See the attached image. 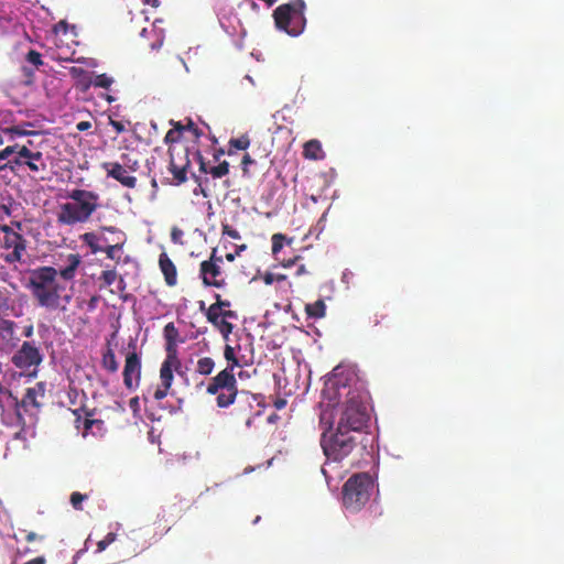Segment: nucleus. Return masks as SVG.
<instances>
[{
	"mask_svg": "<svg viewBox=\"0 0 564 564\" xmlns=\"http://www.w3.org/2000/svg\"><path fill=\"white\" fill-rule=\"evenodd\" d=\"M367 393L352 387L335 372L325 383L321 402V423L360 431L369 420Z\"/></svg>",
	"mask_w": 564,
	"mask_h": 564,
	"instance_id": "f257e3e1",
	"label": "nucleus"
},
{
	"mask_svg": "<svg viewBox=\"0 0 564 564\" xmlns=\"http://www.w3.org/2000/svg\"><path fill=\"white\" fill-rule=\"evenodd\" d=\"M80 262L78 254L70 253L66 257L64 265L58 269L42 267L32 272L29 285L41 306L50 310L65 307L70 301V295L63 294L65 285L58 279L65 282L73 280Z\"/></svg>",
	"mask_w": 564,
	"mask_h": 564,
	"instance_id": "f03ea898",
	"label": "nucleus"
},
{
	"mask_svg": "<svg viewBox=\"0 0 564 564\" xmlns=\"http://www.w3.org/2000/svg\"><path fill=\"white\" fill-rule=\"evenodd\" d=\"M69 200L59 205L58 223L73 226L85 223L98 207V196L93 192L74 189L68 194Z\"/></svg>",
	"mask_w": 564,
	"mask_h": 564,
	"instance_id": "7ed1b4c3",
	"label": "nucleus"
},
{
	"mask_svg": "<svg viewBox=\"0 0 564 564\" xmlns=\"http://www.w3.org/2000/svg\"><path fill=\"white\" fill-rule=\"evenodd\" d=\"M377 485L366 473L351 476L343 489V503L349 512L360 511L377 492Z\"/></svg>",
	"mask_w": 564,
	"mask_h": 564,
	"instance_id": "20e7f679",
	"label": "nucleus"
},
{
	"mask_svg": "<svg viewBox=\"0 0 564 564\" xmlns=\"http://www.w3.org/2000/svg\"><path fill=\"white\" fill-rule=\"evenodd\" d=\"M335 431L328 426V431L324 432L322 446L324 453L329 460L339 462L350 454L355 446V441L351 435L352 430L340 429L335 424Z\"/></svg>",
	"mask_w": 564,
	"mask_h": 564,
	"instance_id": "39448f33",
	"label": "nucleus"
},
{
	"mask_svg": "<svg viewBox=\"0 0 564 564\" xmlns=\"http://www.w3.org/2000/svg\"><path fill=\"white\" fill-rule=\"evenodd\" d=\"M304 8L305 3L303 0L276 8L274 11L276 26L292 36L301 34L306 23Z\"/></svg>",
	"mask_w": 564,
	"mask_h": 564,
	"instance_id": "423d86ee",
	"label": "nucleus"
},
{
	"mask_svg": "<svg viewBox=\"0 0 564 564\" xmlns=\"http://www.w3.org/2000/svg\"><path fill=\"white\" fill-rule=\"evenodd\" d=\"M43 360L40 349L30 341H24L13 354L11 361L20 370L21 375L35 377L37 368Z\"/></svg>",
	"mask_w": 564,
	"mask_h": 564,
	"instance_id": "0eeeda50",
	"label": "nucleus"
},
{
	"mask_svg": "<svg viewBox=\"0 0 564 564\" xmlns=\"http://www.w3.org/2000/svg\"><path fill=\"white\" fill-rule=\"evenodd\" d=\"M110 230H117L116 228H102L98 232H87L84 234L82 239L84 243H86L93 253L104 251L111 242L112 236Z\"/></svg>",
	"mask_w": 564,
	"mask_h": 564,
	"instance_id": "6e6552de",
	"label": "nucleus"
},
{
	"mask_svg": "<svg viewBox=\"0 0 564 564\" xmlns=\"http://www.w3.org/2000/svg\"><path fill=\"white\" fill-rule=\"evenodd\" d=\"M102 167L105 169L108 176L120 182L123 186L129 188H133L135 186L137 178L130 175L122 164L117 162H108L104 163Z\"/></svg>",
	"mask_w": 564,
	"mask_h": 564,
	"instance_id": "1a4fd4ad",
	"label": "nucleus"
},
{
	"mask_svg": "<svg viewBox=\"0 0 564 564\" xmlns=\"http://www.w3.org/2000/svg\"><path fill=\"white\" fill-rule=\"evenodd\" d=\"M141 362L137 354H129L126 359L123 378L126 386L131 389L140 379Z\"/></svg>",
	"mask_w": 564,
	"mask_h": 564,
	"instance_id": "9d476101",
	"label": "nucleus"
},
{
	"mask_svg": "<svg viewBox=\"0 0 564 564\" xmlns=\"http://www.w3.org/2000/svg\"><path fill=\"white\" fill-rule=\"evenodd\" d=\"M206 316L208 322L216 326L227 340L232 332V324L226 321L223 311L220 310V305H210Z\"/></svg>",
	"mask_w": 564,
	"mask_h": 564,
	"instance_id": "9b49d317",
	"label": "nucleus"
},
{
	"mask_svg": "<svg viewBox=\"0 0 564 564\" xmlns=\"http://www.w3.org/2000/svg\"><path fill=\"white\" fill-rule=\"evenodd\" d=\"M177 336H178V333L173 323H169L167 325H165L164 337L166 339L167 357L163 364H169V365H173V366L178 365V360L176 357Z\"/></svg>",
	"mask_w": 564,
	"mask_h": 564,
	"instance_id": "f8f14e48",
	"label": "nucleus"
},
{
	"mask_svg": "<svg viewBox=\"0 0 564 564\" xmlns=\"http://www.w3.org/2000/svg\"><path fill=\"white\" fill-rule=\"evenodd\" d=\"M217 262H221V259H215V257H212L209 261H203L200 264V274L204 283L207 285H220V282L217 279L220 274V268Z\"/></svg>",
	"mask_w": 564,
	"mask_h": 564,
	"instance_id": "ddd939ff",
	"label": "nucleus"
},
{
	"mask_svg": "<svg viewBox=\"0 0 564 564\" xmlns=\"http://www.w3.org/2000/svg\"><path fill=\"white\" fill-rule=\"evenodd\" d=\"M177 366L163 364L160 370L161 384L156 387L154 391L155 400H162L167 395V391L171 388L173 381V369Z\"/></svg>",
	"mask_w": 564,
	"mask_h": 564,
	"instance_id": "4468645a",
	"label": "nucleus"
},
{
	"mask_svg": "<svg viewBox=\"0 0 564 564\" xmlns=\"http://www.w3.org/2000/svg\"><path fill=\"white\" fill-rule=\"evenodd\" d=\"M112 242L104 250L111 260H119L122 254L123 234L119 230H110Z\"/></svg>",
	"mask_w": 564,
	"mask_h": 564,
	"instance_id": "2eb2a0df",
	"label": "nucleus"
},
{
	"mask_svg": "<svg viewBox=\"0 0 564 564\" xmlns=\"http://www.w3.org/2000/svg\"><path fill=\"white\" fill-rule=\"evenodd\" d=\"M2 231L6 234L3 247L8 250L12 249H25V240L22 238L21 235L13 231L8 226L2 227Z\"/></svg>",
	"mask_w": 564,
	"mask_h": 564,
	"instance_id": "dca6fc26",
	"label": "nucleus"
},
{
	"mask_svg": "<svg viewBox=\"0 0 564 564\" xmlns=\"http://www.w3.org/2000/svg\"><path fill=\"white\" fill-rule=\"evenodd\" d=\"M160 267L169 285L176 283V269L172 261L165 256L160 257Z\"/></svg>",
	"mask_w": 564,
	"mask_h": 564,
	"instance_id": "f3484780",
	"label": "nucleus"
},
{
	"mask_svg": "<svg viewBox=\"0 0 564 564\" xmlns=\"http://www.w3.org/2000/svg\"><path fill=\"white\" fill-rule=\"evenodd\" d=\"M214 381L217 383V386L221 390H236L235 389L236 380H235V377H234V375L231 372V369L226 368L223 371H220L216 376Z\"/></svg>",
	"mask_w": 564,
	"mask_h": 564,
	"instance_id": "a211bd4d",
	"label": "nucleus"
},
{
	"mask_svg": "<svg viewBox=\"0 0 564 564\" xmlns=\"http://www.w3.org/2000/svg\"><path fill=\"white\" fill-rule=\"evenodd\" d=\"M0 338L6 344L13 345L17 340L15 337V325L13 322L8 319H1L0 321Z\"/></svg>",
	"mask_w": 564,
	"mask_h": 564,
	"instance_id": "6ab92c4d",
	"label": "nucleus"
},
{
	"mask_svg": "<svg viewBox=\"0 0 564 564\" xmlns=\"http://www.w3.org/2000/svg\"><path fill=\"white\" fill-rule=\"evenodd\" d=\"M304 156L310 160H321L324 158L322 144L318 140H310L304 144Z\"/></svg>",
	"mask_w": 564,
	"mask_h": 564,
	"instance_id": "aec40b11",
	"label": "nucleus"
},
{
	"mask_svg": "<svg viewBox=\"0 0 564 564\" xmlns=\"http://www.w3.org/2000/svg\"><path fill=\"white\" fill-rule=\"evenodd\" d=\"M17 159L14 162L17 164H22L26 160H42V153L41 152H32L26 147H20L18 145V149L15 150Z\"/></svg>",
	"mask_w": 564,
	"mask_h": 564,
	"instance_id": "412c9836",
	"label": "nucleus"
},
{
	"mask_svg": "<svg viewBox=\"0 0 564 564\" xmlns=\"http://www.w3.org/2000/svg\"><path fill=\"white\" fill-rule=\"evenodd\" d=\"M305 310L310 317L322 318L325 316L326 305L324 301L318 300L315 303L307 304Z\"/></svg>",
	"mask_w": 564,
	"mask_h": 564,
	"instance_id": "4be33fe9",
	"label": "nucleus"
},
{
	"mask_svg": "<svg viewBox=\"0 0 564 564\" xmlns=\"http://www.w3.org/2000/svg\"><path fill=\"white\" fill-rule=\"evenodd\" d=\"M236 398V390H221L217 397V404L220 408H226L234 403Z\"/></svg>",
	"mask_w": 564,
	"mask_h": 564,
	"instance_id": "5701e85b",
	"label": "nucleus"
},
{
	"mask_svg": "<svg viewBox=\"0 0 564 564\" xmlns=\"http://www.w3.org/2000/svg\"><path fill=\"white\" fill-rule=\"evenodd\" d=\"M40 394L43 397L44 394V387L42 383L37 384V388L28 389L25 394V401L29 403H32L33 405H37L36 395Z\"/></svg>",
	"mask_w": 564,
	"mask_h": 564,
	"instance_id": "b1692460",
	"label": "nucleus"
},
{
	"mask_svg": "<svg viewBox=\"0 0 564 564\" xmlns=\"http://www.w3.org/2000/svg\"><path fill=\"white\" fill-rule=\"evenodd\" d=\"M214 369V361L210 358H202L197 362V371L200 375H209Z\"/></svg>",
	"mask_w": 564,
	"mask_h": 564,
	"instance_id": "393cba45",
	"label": "nucleus"
},
{
	"mask_svg": "<svg viewBox=\"0 0 564 564\" xmlns=\"http://www.w3.org/2000/svg\"><path fill=\"white\" fill-rule=\"evenodd\" d=\"M91 83L96 87L109 88L111 86V84L113 83V79L111 77L107 76L106 74H100V75L95 76V78L93 79Z\"/></svg>",
	"mask_w": 564,
	"mask_h": 564,
	"instance_id": "a878e982",
	"label": "nucleus"
},
{
	"mask_svg": "<svg viewBox=\"0 0 564 564\" xmlns=\"http://www.w3.org/2000/svg\"><path fill=\"white\" fill-rule=\"evenodd\" d=\"M161 22H162V21L156 20V21L154 22V24H153V26H154V31H155L156 36H158V40H156V42H154V43L151 45V48H152V50H159V48H161V47H162V45H163V41H164V30H163V29H160V28H159V25H158V24H159V23H161Z\"/></svg>",
	"mask_w": 564,
	"mask_h": 564,
	"instance_id": "bb28decb",
	"label": "nucleus"
},
{
	"mask_svg": "<svg viewBox=\"0 0 564 564\" xmlns=\"http://www.w3.org/2000/svg\"><path fill=\"white\" fill-rule=\"evenodd\" d=\"M285 236L282 234H274L272 236V253L276 256L280 250L283 248V243L285 241Z\"/></svg>",
	"mask_w": 564,
	"mask_h": 564,
	"instance_id": "cd10ccee",
	"label": "nucleus"
},
{
	"mask_svg": "<svg viewBox=\"0 0 564 564\" xmlns=\"http://www.w3.org/2000/svg\"><path fill=\"white\" fill-rule=\"evenodd\" d=\"M24 251L25 249H12L3 254V259L9 263L18 262L22 259Z\"/></svg>",
	"mask_w": 564,
	"mask_h": 564,
	"instance_id": "c85d7f7f",
	"label": "nucleus"
},
{
	"mask_svg": "<svg viewBox=\"0 0 564 564\" xmlns=\"http://www.w3.org/2000/svg\"><path fill=\"white\" fill-rule=\"evenodd\" d=\"M174 126H175V128L171 129L165 135L166 142L173 143V142H177L180 139L181 130L183 129V126L180 122L175 123Z\"/></svg>",
	"mask_w": 564,
	"mask_h": 564,
	"instance_id": "c756f323",
	"label": "nucleus"
},
{
	"mask_svg": "<svg viewBox=\"0 0 564 564\" xmlns=\"http://www.w3.org/2000/svg\"><path fill=\"white\" fill-rule=\"evenodd\" d=\"M54 31L56 34H58V33L67 34L68 31H70L72 34L75 35V26L68 25L65 21L58 22L55 25Z\"/></svg>",
	"mask_w": 564,
	"mask_h": 564,
	"instance_id": "7c9ffc66",
	"label": "nucleus"
},
{
	"mask_svg": "<svg viewBox=\"0 0 564 564\" xmlns=\"http://www.w3.org/2000/svg\"><path fill=\"white\" fill-rule=\"evenodd\" d=\"M230 144L238 150H246L249 147L250 141L247 137H240L238 139H232Z\"/></svg>",
	"mask_w": 564,
	"mask_h": 564,
	"instance_id": "2f4dec72",
	"label": "nucleus"
},
{
	"mask_svg": "<svg viewBox=\"0 0 564 564\" xmlns=\"http://www.w3.org/2000/svg\"><path fill=\"white\" fill-rule=\"evenodd\" d=\"M116 540L115 533H108L107 536L99 541L97 544V552H102L106 550V547L111 544Z\"/></svg>",
	"mask_w": 564,
	"mask_h": 564,
	"instance_id": "473e14b6",
	"label": "nucleus"
},
{
	"mask_svg": "<svg viewBox=\"0 0 564 564\" xmlns=\"http://www.w3.org/2000/svg\"><path fill=\"white\" fill-rule=\"evenodd\" d=\"M100 279L106 285H111L117 279V273L115 270H106L102 272Z\"/></svg>",
	"mask_w": 564,
	"mask_h": 564,
	"instance_id": "72a5a7b5",
	"label": "nucleus"
},
{
	"mask_svg": "<svg viewBox=\"0 0 564 564\" xmlns=\"http://www.w3.org/2000/svg\"><path fill=\"white\" fill-rule=\"evenodd\" d=\"M229 165L227 162H223L213 170V175L216 177H221L228 174Z\"/></svg>",
	"mask_w": 564,
	"mask_h": 564,
	"instance_id": "f704fd0d",
	"label": "nucleus"
},
{
	"mask_svg": "<svg viewBox=\"0 0 564 564\" xmlns=\"http://www.w3.org/2000/svg\"><path fill=\"white\" fill-rule=\"evenodd\" d=\"M183 236H184V232H183L182 229H180L177 227H173L172 228V230H171V240L174 243L183 245Z\"/></svg>",
	"mask_w": 564,
	"mask_h": 564,
	"instance_id": "c9c22d12",
	"label": "nucleus"
},
{
	"mask_svg": "<svg viewBox=\"0 0 564 564\" xmlns=\"http://www.w3.org/2000/svg\"><path fill=\"white\" fill-rule=\"evenodd\" d=\"M86 499L85 495L79 492H73L70 496V503L75 509H82V502Z\"/></svg>",
	"mask_w": 564,
	"mask_h": 564,
	"instance_id": "e433bc0d",
	"label": "nucleus"
},
{
	"mask_svg": "<svg viewBox=\"0 0 564 564\" xmlns=\"http://www.w3.org/2000/svg\"><path fill=\"white\" fill-rule=\"evenodd\" d=\"M225 358L229 361H232V366H239V362L235 357V349L229 345H227L225 348Z\"/></svg>",
	"mask_w": 564,
	"mask_h": 564,
	"instance_id": "4c0bfd02",
	"label": "nucleus"
},
{
	"mask_svg": "<svg viewBox=\"0 0 564 564\" xmlns=\"http://www.w3.org/2000/svg\"><path fill=\"white\" fill-rule=\"evenodd\" d=\"M26 58H28V61H29L31 64H33V65H35V66H39V65H41V64H42L41 55H40L37 52H35V51H30V52L28 53Z\"/></svg>",
	"mask_w": 564,
	"mask_h": 564,
	"instance_id": "58836bf2",
	"label": "nucleus"
},
{
	"mask_svg": "<svg viewBox=\"0 0 564 564\" xmlns=\"http://www.w3.org/2000/svg\"><path fill=\"white\" fill-rule=\"evenodd\" d=\"M285 279V275H275L273 273H265L263 276V281L265 284L270 285L275 281H282Z\"/></svg>",
	"mask_w": 564,
	"mask_h": 564,
	"instance_id": "ea45409f",
	"label": "nucleus"
},
{
	"mask_svg": "<svg viewBox=\"0 0 564 564\" xmlns=\"http://www.w3.org/2000/svg\"><path fill=\"white\" fill-rule=\"evenodd\" d=\"M41 161L42 160H26L24 161V164H26L33 172H39L42 167H44L43 163L39 164Z\"/></svg>",
	"mask_w": 564,
	"mask_h": 564,
	"instance_id": "a19ab883",
	"label": "nucleus"
},
{
	"mask_svg": "<svg viewBox=\"0 0 564 564\" xmlns=\"http://www.w3.org/2000/svg\"><path fill=\"white\" fill-rule=\"evenodd\" d=\"M223 234L232 238V239H240V235L236 229H232L228 225L223 226Z\"/></svg>",
	"mask_w": 564,
	"mask_h": 564,
	"instance_id": "79ce46f5",
	"label": "nucleus"
},
{
	"mask_svg": "<svg viewBox=\"0 0 564 564\" xmlns=\"http://www.w3.org/2000/svg\"><path fill=\"white\" fill-rule=\"evenodd\" d=\"M17 149H18V145L7 147L4 150H2L0 152V159H2V160L8 159L11 154L15 153Z\"/></svg>",
	"mask_w": 564,
	"mask_h": 564,
	"instance_id": "37998d69",
	"label": "nucleus"
},
{
	"mask_svg": "<svg viewBox=\"0 0 564 564\" xmlns=\"http://www.w3.org/2000/svg\"><path fill=\"white\" fill-rule=\"evenodd\" d=\"M110 124L116 129L118 133H121L126 130V127L122 122L110 120Z\"/></svg>",
	"mask_w": 564,
	"mask_h": 564,
	"instance_id": "c03bdc74",
	"label": "nucleus"
},
{
	"mask_svg": "<svg viewBox=\"0 0 564 564\" xmlns=\"http://www.w3.org/2000/svg\"><path fill=\"white\" fill-rule=\"evenodd\" d=\"M91 127V123L89 121H80L77 123V130L85 131L88 130Z\"/></svg>",
	"mask_w": 564,
	"mask_h": 564,
	"instance_id": "a18cd8bd",
	"label": "nucleus"
},
{
	"mask_svg": "<svg viewBox=\"0 0 564 564\" xmlns=\"http://www.w3.org/2000/svg\"><path fill=\"white\" fill-rule=\"evenodd\" d=\"M219 390H221V389L217 386V383L215 381H214V383L209 384V387L207 388V391L213 394L218 393Z\"/></svg>",
	"mask_w": 564,
	"mask_h": 564,
	"instance_id": "49530a36",
	"label": "nucleus"
},
{
	"mask_svg": "<svg viewBox=\"0 0 564 564\" xmlns=\"http://www.w3.org/2000/svg\"><path fill=\"white\" fill-rule=\"evenodd\" d=\"M297 259H299V258H297V257H295L294 259H290V260L283 261V262H282V265H283L284 268H291V267L296 262V260H297Z\"/></svg>",
	"mask_w": 564,
	"mask_h": 564,
	"instance_id": "de8ad7c7",
	"label": "nucleus"
},
{
	"mask_svg": "<svg viewBox=\"0 0 564 564\" xmlns=\"http://www.w3.org/2000/svg\"><path fill=\"white\" fill-rule=\"evenodd\" d=\"M25 564H45V560L43 557H36L26 562Z\"/></svg>",
	"mask_w": 564,
	"mask_h": 564,
	"instance_id": "09e8293b",
	"label": "nucleus"
},
{
	"mask_svg": "<svg viewBox=\"0 0 564 564\" xmlns=\"http://www.w3.org/2000/svg\"><path fill=\"white\" fill-rule=\"evenodd\" d=\"M33 335V326L32 325H29L24 328V336L25 337H31Z\"/></svg>",
	"mask_w": 564,
	"mask_h": 564,
	"instance_id": "8fccbe9b",
	"label": "nucleus"
},
{
	"mask_svg": "<svg viewBox=\"0 0 564 564\" xmlns=\"http://www.w3.org/2000/svg\"><path fill=\"white\" fill-rule=\"evenodd\" d=\"M285 404H286V401L283 400V399H279V400L275 401V408L276 409H282V408L285 406Z\"/></svg>",
	"mask_w": 564,
	"mask_h": 564,
	"instance_id": "3c124183",
	"label": "nucleus"
},
{
	"mask_svg": "<svg viewBox=\"0 0 564 564\" xmlns=\"http://www.w3.org/2000/svg\"><path fill=\"white\" fill-rule=\"evenodd\" d=\"M126 164L128 165V169H129L130 171H132V172H133V171H135V170L138 169V161H133V162H131V163L129 162V164H128V163H126Z\"/></svg>",
	"mask_w": 564,
	"mask_h": 564,
	"instance_id": "603ef678",
	"label": "nucleus"
},
{
	"mask_svg": "<svg viewBox=\"0 0 564 564\" xmlns=\"http://www.w3.org/2000/svg\"><path fill=\"white\" fill-rule=\"evenodd\" d=\"M214 305H220V310L224 311V307L229 306V303L226 301H217Z\"/></svg>",
	"mask_w": 564,
	"mask_h": 564,
	"instance_id": "864d4df0",
	"label": "nucleus"
},
{
	"mask_svg": "<svg viewBox=\"0 0 564 564\" xmlns=\"http://www.w3.org/2000/svg\"><path fill=\"white\" fill-rule=\"evenodd\" d=\"M223 314L225 316V318H231V317H235V313L231 312V311H223Z\"/></svg>",
	"mask_w": 564,
	"mask_h": 564,
	"instance_id": "5fc2aeb1",
	"label": "nucleus"
},
{
	"mask_svg": "<svg viewBox=\"0 0 564 564\" xmlns=\"http://www.w3.org/2000/svg\"><path fill=\"white\" fill-rule=\"evenodd\" d=\"M143 1H144V3L150 4L152 7L159 6V0H143Z\"/></svg>",
	"mask_w": 564,
	"mask_h": 564,
	"instance_id": "6e6d98bb",
	"label": "nucleus"
},
{
	"mask_svg": "<svg viewBox=\"0 0 564 564\" xmlns=\"http://www.w3.org/2000/svg\"><path fill=\"white\" fill-rule=\"evenodd\" d=\"M250 163H252V160L250 159V156L248 154H246L243 156L242 164L248 165Z\"/></svg>",
	"mask_w": 564,
	"mask_h": 564,
	"instance_id": "4d7b16f0",
	"label": "nucleus"
},
{
	"mask_svg": "<svg viewBox=\"0 0 564 564\" xmlns=\"http://www.w3.org/2000/svg\"><path fill=\"white\" fill-rule=\"evenodd\" d=\"M305 272V267L304 265H301L299 269H297V275H301Z\"/></svg>",
	"mask_w": 564,
	"mask_h": 564,
	"instance_id": "13d9d810",
	"label": "nucleus"
},
{
	"mask_svg": "<svg viewBox=\"0 0 564 564\" xmlns=\"http://www.w3.org/2000/svg\"><path fill=\"white\" fill-rule=\"evenodd\" d=\"M34 539H35V533H33V532L29 533L26 536L28 541H33Z\"/></svg>",
	"mask_w": 564,
	"mask_h": 564,
	"instance_id": "bf43d9fd",
	"label": "nucleus"
},
{
	"mask_svg": "<svg viewBox=\"0 0 564 564\" xmlns=\"http://www.w3.org/2000/svg\"><path fill=\"white\" fill-rule=\"evenodd\" d=\"M110 369L111 370H116L117 369V366H116L113 360L110 362Z\"/></svg>",
	"mask_w": 564,
	"mask_h": 564,
	"instance_id": "052dcab7",
	"label": "nucleus"
},
{
	"mask_svg": "<svg viewBox=\"0 0 564 564\" xmlns=\"http://www.w3.org/2000/svg\"><path fill=\"white\" fill-rule=\"evenodd\" d=\"M145 35H147V29H143V30L141 31V36H145Z\"/></svg>",
	"mask_w": 564,
	"mask_h": 564,
	"instance_id": "680f3d73",
	"label": "nucleus"
},
{
	"mask_svg": "<svg viewBox=\"0 0 564 564\" xmlns=\"http://www.w3.org/2000/svg\"><path fill=\"white\" fill-rule=\"evenodd\" d=\"M245 78H246L247 80H249V82L253 85V80H252V78H251L250 76H246Z\"/></svg>",
	"mask_w": 564,
	"mask_h": 564,
	"instance_id": "e2e57ef3",
	"label": "nucleus"
},
{
	"mask_svg": "<svg viewBox=\"0 0 564 564\" xmlns=\"http://www.w3.org/2000/svg\"><path fill=\"white\" fill-rule=\"evenodd\" d=\"M227 259L231 261V260H234V256L232 254H227Z\"/></svg>",
	"mask_w": 564,
	"mask_h": 564,
	"instance_id": "0e129e2a",
	"label": "nucleus"
},
{
	"mask_svg": "<svg viewBox=\"0 0 564 564\" xmlns=\"http://www.w3.org/2000/svg\"><path fill=\"white\" fill-rule=\"evenodd\" d=\"M131 403H133V405H137V400L132 399Z\"/></svg>",
	"mask_w": 564,
	"mask_h": 564,
	"instance_id": "69168bd1",
	"label": "nucleus"
},
{
	"mask_svg": "<svg viewBox=\"0 0 564 564\" xmlns=\"http://www.w3.org/2000/svg\"><path fill=\"white\" fill-rule=\"evenodd\" d=\"M131 403H133V405H137V400L132 399Z\"/></svg>",
	"mask_w": 564,
	"mask_h": 564,
	"instance_id": "338daca9",
	"label": "nucleus"
},
{
	"mask_svg": "<svg viewBox=\"0 0 564 564\" xmlns=\"http://www.w3.org/2000/svg\"><path fill=\"white\" fill-rule=\"evenodd\" d=\"M181 61H182V63L184 64V67L186 68V70H188V68H187V64H185L183 59H181Z\"/></svg>",
	"mask_w": 564,
	"mask_h": 564,
	"instance_id": "774afa93",
	"label": "nucleus"
}]
</instances>
